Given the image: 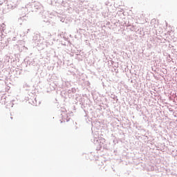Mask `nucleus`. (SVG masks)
I'll list each match as a JSON object with an SVG mask.
<instances>
[{"label": "nucleus", "instance_id": "obj_1", "mask_svg": "<svg viewBox=\"0 0 177 177\" xmlns=\"http://www.w3.org/2000/svg\"><path fill=\"white\" fill-rule=\"evenodd\" d=\"M8 6H10V9H15V8H17V3L10 1Z\"/></svg>", "mask_w": 177, "mask_h": 177}]
</instances>
